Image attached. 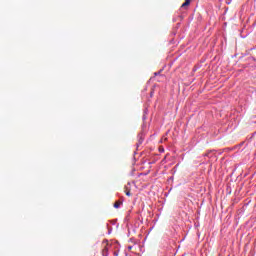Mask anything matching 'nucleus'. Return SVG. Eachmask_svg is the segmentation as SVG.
Segmentation results:
<instances>
[{
    "instance_id": "f257e3e1",
    "label": "nucleus",
    "mask_w": 256,
    "mask_h": 256,
    "mask_svg": "<svg viewBox=\"0 0 256 256\" xmlns=\"http://www.w3.org/2000/svg\"><path fill=\"white\" fill-rule=\"evenodd\" d=\"M143 141H145V134L142 132L140 134H138V142H137V147H139L140 145H143Z\"/></svg>"
},
{
    "instance_id": "f03ea898",
    "label": "nucleus",
    "mask_w": 256,
    "mask_h": 256,
    "mask_svg": "<svg viewBox=\"0 0 256 256\" xmlns=\"http://www.w3.org/2000/svg\"><path fill=\"white\" fill-rule=\"evenodd\" d=\"M102 256H109V243L102 250Z\"/></svg>"
},
{
    "instance_id": "7ed1b4c3",
    "label": "nucleus",
    "mask_w": 256,
    "mask_h": 256,
    "mask_svg": "<svg viewBox=\"0 0 256 256\" xmlns=\"http://www.w3.org/2000/svg\"><path fill=\"white\" fill-rule=\"evenodd\" d=\"M191 5V0H185V2L181 5L182 8L189 7Z\"/></svg>"
},
{
    "instance_id": "20e7f679",
    "label": "nucleus",
    "mask_w": 256,
    "mask_h": 256,
    "mask_svg": "<svg viewBox=\"0 0 256 256\" xmlns=\"http://www.w3.org/2000/svg\"><path fill=\"white\" fill-rule=\"evenodd\" d=\"M121 205H122V202H121V201H116V202L114 203L115 209H119V208L121 207Z\"/></svg>"
},
{
    "instance_id": "39448f33",
    "label": "nucleus",
    "mask_w": 256,
    "mask_h": 256,
    "mask_svg": "<svg viewBox=\"0 0 256 256\" xmlns=\"http://www.w3.org/2000/svg\"><path fill=\"white\" fill-rule=\"evenodd\" d=\"M126 195L127 197H131V191L130 190L126 191Z\"/></svg>"
},
{
    "instance_id": "423d86ee",
    "label": "nucleus",
    "mask_w": 256,
    "mask_h": 256,
    "mask_svg": "<svg viewBox=\"0 0 256 256\" xmlns=\"http://www.w3.org/2000/svg\"><path fill=\"white\" fill-rule=\"evenodd\" d=\"M133 249V246H128V251H131Z\"/></svg>"
},
{
    "instance_id": "0eeeda50",
    "label": "nucleus",
    "mask_w": 256,
    "mask_h": 256,
    "mask_svg": "<svg viewBox=\"0 0 256 256\" xmlns=\"http://www.w3.org/2000/svg\"><path fill=\"white\" fill-rule=\"evenodd\" d=\"M103 243H108L107 240H104Z\"/></svg>"
},
{
    "instance_id": "6e6552de",
    "label": "nucleus",
    "mask_w": 256,
    "mask_h": 256,
    "mask_svg": "<svg viewBox=\"0 0 256 256\" xmlns=\"http://www.w3.org/2000/svg\"><path fill=\"white\" fill-rule=\"evenodd\" d=\"M115 256H117L118 254L117 253H114Z\"/></svg>"
},
{
    "instance_id": "1a4fd4ad",
    "label": "nucleus",
    "mask_w": 256,
    "mask_h": 256,
    "mask_svg": "<svg viewBox=\"0 0 256 256\" xmlns=\"http://www.w3.org/2000/svg\"><path fill=\"white\" fill-rule=\"evenodd\" d=\"M160 151H163V148L162 149L160 148Z\"/></svg>"
}]
</instances>
